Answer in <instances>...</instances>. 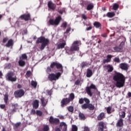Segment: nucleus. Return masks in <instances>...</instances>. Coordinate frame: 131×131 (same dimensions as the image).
<instances>
[{
	"instance_id": "13d9d810",
	"label": "nucleus",
	"mask_w": 131,
	"mask_h": 131,
	"mask_svg": "<svg viewBox=\"0 0 131 131\" xmlns=\"http://www.w3.org/2000/svg\"><path fill=\"white\" fill-rule=\"evenodd\" d=\"M82 19H84V20H86V19H88L86 15H85L84 14H82Z\"/></svg>"
},
{
	"instance_id": "5fc2aeb1",
	"label": "nucleus",
	"mask_w": 131,
	"mask_h": 131,
	"mask_svg": "<svg viewBox=\"0 0 131 131\" xmlns=\"http://www.w3.org/2000/svg\"><path fill=\"white\" fill-rule=\"evenodd\" d=\"M36 113V112L35 111V110L32 109L31 111L30 114L31 115H35V114Z\"/></svg>"
},
{
	"instance_id": "de8ad7c7",
	"label": "nucleus",
	"mask_w": 131,
	"mask_h": 131,
	"mask_svg": "<svg viewBox=\"0 0 131 131\" xmlns=\"http://www.w3.org/2000/svg\"><path fill=\"white\" fill-rule=\"evenodd\" d=\"M68 111H69V112H73V110H74V108H73V106H70L68 108Z\"/></svg>"
},
{
	"instance_id": "f257e3e1",
	"label": "nucleus",
	"mask_w": 131,
	"mask_h": 131,
	"mask_svg": "<svg viewBox=\"0 0 131 131\" xmlns=\"http://www.w3.org/2000/svg\"><path fill=\"white\" fill-rule=\"evenodd\" d=\"M50 67L52 69H54V67H56L57 69H60V72H57L56 74L51 73L48 75V79L50 81H56L60 78L63 73V66H62V64L56 61L51 63Z\"/></svg>"
},
{
	"instance_id": "cd10ccee",
	"label": "nucleus",
	"mask_w": 131,
	"mask_h": 131,
	"mask_svg": "<svg viewBox=\"0 0 131 131\" xmlns=\"http://www.w3.org/2000/svg\"><path fill=\"white\" fill-rule=\"evenodd\" d=\"M113 49L115 52H117V53H119V52H121V51H122V47H120V46H116L115 47H113Z\"/></svg>"
},
{
	"instance_id": "7ed1b4c3",
	"label": "nucleus",
	"mask_w": 131,
	"mask_h": 131,
	"mask_svg": "<svg viewBox=\"0 0 131 131\" xmlns=\"http://www.w3.org/2000/svg\"><path fill=\"white\" fill-rule=\"evenodd\" d=\"M81 45V42L80 41H74L70 48H68L66 49V53L68 54V55H72L73 52H78V51H79V46Z\"/></svg>"
},
{
	"instance_id": "1a4fd4ad",
	"label": "nucleus",
	"mask_w": 131,
	"mask_h": 131,
	"mask_svg": "<svg viewBox=\"0 0 131 131\" xmlns=\"http://www.w3.org/2000/svg\"><path fill=\"white\" fill-rule=\"evenodd\" d=\"M24 95H25V92L23 89H19V90H16L14 93V97L17 99L22 98V97H23Z\"/></svg>"
},
{
	"instance_id": "603ef678",
	"label": "nucleus",
	"mask_w": 131,
	"mask_h": 131,
	"mask_svg": "<svg viewBox=\"0 0 131 131\" xmlns=\"http://www.w3.org/2000/svg\"><path fill=\"white\" fill-rule=\"evenodd\" d=\"M61 27L63 28L66 29L67 27V22H63L61 25Z\"/></svg>"
},
{
	"instance_id": "864d4df0",
	"label": "nucleus",
	"mask_w": 131,
	"mask_h": 131,
	"mask_svg": "<svg viewBox=\"0 0 131 131\" xmlns=\"http://www.w3.org/2000/svg\"><path fill=\"white\" fill-rule=\"evenodd\" d=\"M71 31V28L68 27L66 30V31L64 32V34H67L68 33H69Z\"/></svg>"
},
{
	"instance_id": "dca6fc26",
	"label": "nucleus",
	"mask_w": 131,
	"mask_h": 131,
	"mask_svg": "<svg viewBox=\"0 0 131 131\" xmlns=\"http://www.w3.org/2000/svg\"><path fill=\"white\" fill-rule=\"evenodd\" d=\"M32 105L34 109H37L39 106V101L37 99H35L33 101Z\"/></svg>"
},
{
	"instance_id": "9b49d317",
	"label": "nucleus",
	"mask_w": 131,
	"mask_h": 131,
	"mask_svg": "<svg viewBox=\"0 0 131 131\" xmlns=\"http://www.w3.org/2000/svg\"><path fill=\"white\" fill-rule=\"evenodd\" d=\"M98 131H104V129L107 128V126L104 121H100L98 122ZM104 131H108V130H105Z\"/></svg>"
},
{
	"instance_id": "4468645a",
	"label": "nucleus",
	"mask_w": 131,
	"mask_h": 131,
	"mask_svg": "<svg viewBox=\"0 0 131 131\" xmlns=\"http://www.w3.org/2000/svg\"><path fill=\"white\" fill-rule=\"evenodd\" d=\"M59 127L62 129V131H67V124L64 122H61L59 123Z\"/></svg>"
},
{
	"instance_id": "e433bc0d",
	"label": "nucleus",
	"mask_w": 131,
	"mask_h": 131,
	"mask_svg": "<svg viewBox=\"0 0 131 131\" xmlns=\"http://www.w3.org/2000/svg\"><path fill=\"white\" fill-rule=\"evenodd\" d=\"M4 100L5 103H6V104H8V101L9 100V95L6 94L4 96Z\"/></svg>"
},
{
	"instance_id": "bf43d9fd",
	"label": "nucleus",
	"mask_w": 131,
	"mask_h": 131,
	"mask_svg": "<svg viewBox=\"0 0 131 131\" xmlns=\"http://www.w3.org/2000/svg\"><path fill=\"white\" fill-rule=\"evenodd\" d=\"M58 117L59 118V119H61V120H63V119H65L64 116L60 115L58 116Z\"/></svg>"
},
{
	"instance_id": "423d86ee",
	"label": "nucleus",
	"mask_w": 131,
	"mask_h": 131,
	"mask_svg": "<svg viewBox=\"0 0 131 131\" xmlns=\"http://www.w3.org/2000/svg\"><path fill=\"white\" fill-rule=\"evenodd\" d=\"M61 20H62V17H61L60 15H59L57 17H56L55 20L54 19H49V24L50 25H52V26L59 25Z\"/></svg>"
},
{
	"instance_id": "0e129e2a",
	"label": "nucleus",
	"mask_w": 131,
	"mask_h": 131,
	"mask_svg": "<svg viewBox=\"0 0 131 131\" xmlns=\"http://www.w3.org/2000/svg\"><path fill=\"white\" fill-rule=\"evenodd\" d=\"M55 131H61L60 127H56L55 128Z\"/></svg>"
},
{
	"instance_id": "a19ab883",
	"label": "nucleus",
	"mask_w": 131,
	"mask_h": 131,
	"mask_svg": "<svg viewBox=\"0 0 131 131\" xmlns=\"http://www.w3.org/2000/svg\"><path fill=\"white\" fill-rule=\"evenodd\" d=\"M12 107H13V109L18 110V108H19V105L18 104V103H15V104H12Z\"/></svg>"
},
{
	"instance_id": "20e7f679",
	"label": "nucleus",
	"mask_w": 131,
	"mask_h": 131,
	"mask_svg": "<svg viewBox=\"0 0 131 131\" xmlns=\"http://www.w3.org/2000/svg\"><path fill=\"white\" fill-rule=\"evenodd\" d=\"M36 43H41L40 50V51H43L45 48L50 43V40L48 38H46L44 36H41L37 38Z\"/></svg>"
},
{
	"instance_id": "e2e57ef3",
	"label": "nucleus",
	"mask_w": 131,
	"mask_h": 131,
	"mask_svg": "<svg viewBox=\"0 0 131 131\" xmlns=\"http://www.w3.org/2000/svg\"><path fill=\"white\" fill-rule=\"evenodd\" d=\"M17 110H15V108H13L11 110V112L10 113V114H13V113H15Z\"/></svg>"
},
{
	"instance_id": "69168bd1",
	"label": "nucleus",
	"mask_w": 131,
	"mask_h": 131,
	"mask_svg": "<svg viewBox=\"0 0 131 131\" xmlns=\"http://www.w3.org/2000/svg\"><path fill=\"white\" fill-rule=\"evenodd\" d=\"M92 29H93V27H92L91 26L86 28V30L87 31H89L90 30H92Z\"/></svg>"
},
{
	"instance_id": "2f4dec72",
	"label": "nucleus",
	"mask_w": 131,
	"mask_h": 131,
	"mask_svg": "<svg viewBox=\"0 0 131 131\" xmlns=\"http://www.w3.org/2000/svg\"><path fill=\"white\" fill-rule=\"evenodd\" d=\"M79 119H81V120H85V116H84V114H83V113H79Z\"/></svg>"
},
{
	"instance_id": "58836bf2",
	"label": "nucleus",
	"mask_w": 131,
	"mask_h": 131,
	"mask_svg": "<svg viewBox=\"0 0 131 131\" xmlns=\"http://www.w3.org/2000/svg\"><path fill=\"white\" fill-rule=\"evenodd\" d=\"M78 130V128L75 125H73L72 127V131H77Z\"/></svg>"
},
{
	"instance_id": "0eeeda50",
	"label": "nucleus",
	"mask_w": 131,
	"mask_h": 131,
	"mask_svg": "<svg viewBox=\"0 0 131 131\" xmlns=\"http://www.w3.org/2000/svg\"><path fill=\"white\" fill-rule=\"evenodd\" d=\"M6 79L9 80V81H11L12 82H14L15 81H17V77L14 75V73L12 72H9L6 75Z\"/></svg>"
},
{
	"instance_id": "c03bdc74",
	"label": "nucleus",
	"mask_w": 131,
	"mask_h": 131,
	"mask_svg": "<svg viewBox=\"0 0 131 131\" xmlns=\"http://www.w3.org/2000/svg\"><path fill=\"white\" fill-rule=\"evenodd\" d=\"M8 40H9V38L8 37H5L3 38L2 42L3 43H6V42H7V41H8Z\"/></svg>"
},
{
	"instance_id": "ddd939ff",
	"label": "nucleus",
	"mask_w": 131,
	"mask_h": 131,
	"mask_svg": "<svg viewBox=\"0 0 131 131\" xmlns=\"http://www.w3.org/2000/svg\"><path fill=\"white\" fill-rule=\"evenodd\" d=\"M70 103V99L68 98H63L62 100L60 102L61 107H64V106H66V105H68Z\"/></svg>"
},
{
	"instance_id": "72a5a7b5",
	"label": "nucleus",
	"mask_w": 131,
	"mask_h": 131,
	"mask_svg": "<svg viewBox=\"0 0 131 131\" xmlns=\"http://www.w3.org/2000/svg\"><path fill=\"white\" fill-rule=\"evenodd\" d=\"M49 130H50V127H49V125H44L43 128L41 130V131H49Z\"/></svg>"
},
{
	"instance_id": "6e6d98bb",
	"label": "nucleus",
	"mask_w": 131,
	"mask_h": 131,
	"mask_svg": "<svg viewBox=\"0 0 131 131\" xmlns=\"http://www.w3.org/2000/svg\"><path fill=\"white\" fill-rule=\"evenodd\" d=\"M75 84L76 85H79L80 84V80L79 79L77 80L75 82Z\"/></svg>"
},
{
	"instance_id": "f3484780",
	"label": "nucleus",
	"mask_w": 131,
	"mask_h": 131,
	"mask_svg": "<svg viewBox=\"0 0 131 131\" xmlns=\"http://www.w3.org/2000/svg\"><path fill=\"white\" fill-rule=\"evenodd\" d=\"M104 118H106V116L105 115V113L104 112L100 113L97 116V120H98L99 121L103 120V119H104Z\"/></svg>"
},
{
	"instance_id": "3c124183",
	"label": "nucleus",
	"mask_w": 131,
	"mask_h": 131,
	"mask_svg": "<svg viewBox=\"0 0 131 131\" xmlns=\"http://www.w3.org/2000/svg\"><path fill=\"white\" fill-rule=\"evenodd\" d=\"M125 112L122 111L121 112L120 116L122 117V118H124L125 117Z\"/></svg>"
},
{
	"instance_id": "09e8293b",
	"label": "nucleus",
	"mask_w": 131,
	"mask_h": 131,
	"mask_svg": "<svg viewBox=\"0 0 131 131\" xmlns=\"http://www.w3.org/2000/svg\"><path fill=\"white\" fill-rule=\"evenodd\" d=\"M84 103V98H81L79 100V104H83Z\"/></svg>"
},
{
	"instance_id": "c9c22d12",
	"label": "nucleus",
	"mask_w": 131,
	"mask_h": 131,
	"mask_svg": "<svg viewBox=\"0 0 131 131\" xmlns=\"http://www.w3.org/2000/svg\"><path fill=\"white\" fill-rule=\"evenodd\" d=\"M27 55L26 54H23L21 57H20V60H27Z\"/></svg>"
},
{
	"instance_id": "a18cd8bd",
	"label": "nucleus",
	"mask_w": 131,
	"mask_h": 131,
	"mask_svg": "<svg viewBox=\"0 0 131 131\" xmlns=\"http://www.w3.org/2000/svg\"><path fill=\"white\" fill-rule=\"evenodd\" d=\"M125 41H126V38H125V40L124 41H122L121 43L119 45V47L120 48H123V46H124L125 43Z\"/></svg>"
},
{
	"instance_id": "9d476101",
	"label": "nucleus",
	"mask_w": 131,
	"mask_h": 131,
	"mask_svg": "<svg viewBox=\"0 0 131 131\" xmlns=\"http://www.w3.org/2000/svg\"><path fill=\"white\" fill-rule=\"evenodd\" d=\"M97 90V87L96 85L93 83H92L90 86L86 87V93L88 94L90 97H92L93 96V93H92L91 90Z\"/></svg>"
},
{
	"instance_id": "6ab92c4d",
	"label": "nucleus",
	"mask_w": 131,
	"mask_h": 131,
	"mask_svg": "<svg viewBox=\"0 0 131 131\" xmlns=\"http://www.w3.org/2000/svg\"><path fill=\"white\" fill-rule=\"evenodd\" d=\"M48 7L50 10H52V11H55V9H56V6L55 4L52 2V1L48 2Z\"/></svg>"
},
{
	"instance_id": "c85d7f7f",
	"label": "nucleus",
	"mask_w": 131,
	"mask_h": 131,
	"mask_svg": "<svg viewBox=\"0 0 131 131\" xmlns=\"http://www.w3.org/2000/svg\"><path fill=\"white\" fill-rule=\"evenodd\" d=\"M92 75H93V71H92V70L90 69H88L87 72H86V77H91Z\"/></svg>"
},
{
	"instance_id": "4d7b16f0",
	"label": "nucleus",
	"mask_w": 131,
	"mask_h": 131,
	"mask_svg": "<svg viewBox=\"0 0 131 131\" xmlns=\"http://www.w3.org/2000/svg\"><path fill=\"white\" fill-rule=\"evenodd\" d=\"M12 67V65L11 64V63H7L6 66V67L7 69H10L11 68V67Z\"/></svg>"
},
{
	"instance_id": "774afa93",
	"label": "nucleus",
	"mask_w": 131,
	"mask_h": 131,
	"mask_svg": "<svg viewBox=\"0 0 131 131\" xmlns=\"http://www.w3.org/2000/svg\"><path fill=\"white\" fill-rule=\"evenodd\" d=\"M84 130L85 131H90V129L88 127H85Z\"/></svg>"
},
{
	"instance_id": "bb28decb",
	"label": "nucleus",
	"mask_w": 131,
	"mask_h": 131,
	"mask_svg": "<svg viewBox=\"0 0 131 131\" xmlns=\"http://www.w3.org/2000/svg\"><path fill=\"white\" fill-rule=\"evenodd\" d=\"M94 9V4L93 3H90L87 5L86 10L87 11H92Z\"/></svg>"
},
{
	"instance_id": "37998d69",
	"label": "nucleus",
	"mask_w": 131,
	"mask_h": 131,
	"mask_svg": "<svg viewBox=\"0 0 131 131\" xmlns=\"http://www.w3.org/2000/svg\"><path fill=\"white\" fill-rule=\"evenodd\" d=\"M57 12L59 14H60V15H63V13H65V9L62 8V9L58 10Z\"/></svg>"
},
{
	"instance_id": "338daca9",
	"label": "nucleus",
	"mask_w": 131,
	"mask_h": 131,
	"mask_svg": "<svg viewBox=\"0 0 131 131\" xmlns=\"http://www.w3.org/2000/svg\"><path fill=\"white\" fill-rule=\"evenodd\" d=\"M30 74H31V72H30V71H28L27 72V76H30Z\"/></svg>"
},
{
	"instance_id": "412c9836",
	"label": "nucleus",
	"mask_w": 131,
	"mask_h": 131,
	"mask_svg": "<svg viewBox=\"0 0 131 131\" xmlns=\"http://www.w3.org/2000/svg\"><path fill=\"white\" fill-rule=\"evenodd\" d=\"M65 46H66V41H64L62 43H59L57 45L56 49L57 50H60L61 49H64L65 48Z\"/></svg>"
},
{
	"instance_id": "aec40b11",
	"label": "nucleus",
	"mask_w": 131,
	"mask_h": 131,
	"mask_svg": "<svg viewBox=\"0 0 131 131\" xmlns=\"http://www.w3.org/2000/svg\"><path fill=\"white\" fill-rule=\"evenodd\" d=\"M119 67L122 70H128V65L125 63H121L119 65Z\"/></svg>"
},
{
	"instance_id": "6e6552de",
	"label": "nucleus",
	"mask_w": 131,
	"mask_h": 131,
	"mask_svg": "<svg viewBox=\"0 0 131 131\" xmlns=\"http://www.w3.org/2000/svg\"><path fill=\"white\" fill-rule=\"evenodd\" d=\"M49 121V123L52 125H59L61 123L59 118H54L52 116L50 117Z\"/></svg>"
},
{
	"instance_id": "f704fd0d",
	"label": "nucleus",
	"mask_w": 131,
	"mask_h": 131,
	"mask_svg": "<svg viewBox=\"0 0 131 131\" xmlns=\"http://www.w3.org/2000/svg\"><path fill=\"white\" fill-rule=\"evenodd\" d=\"M74 98H75L74 93H71L70 94L69 98H68L69 99L70 102H71V101H73V100H74Z\"/></svg>"
},
{
	"instance_id": "473e14b6",
	"label": "nucleus",
	"mask_w": 131,
	"mask_h": 131,
	"mask_svg": "<svg viewBox=\"0 0 131 131\" xmlns=\"http://www.w3.org/2000/svg\"><path fill=\"white\" fill-rule=\"evenodd\" d=\"M118 9H119V4L117 3L114 4V5L113 6V10L114 11H117Z\"/></svg>"
},
{
	"instance_id": "7c9ffc66",
	"label": "nucleus",
	"mask_w": 131,
	"mask_h": 131,
	"mask_svg": "<svg viewBox=\"0 0 131 131\" xmlns=\"http://www.w3.org/2000/svg\"><path fill=\"white\" fill-rule=\"evenodd\" d=\"M25 64V61H24L23 59H20L18 61V65L20 66V67H24Z\"/></svg>"
},
{
	"instance_id": "b1692460",
	"label": "nucleus",
	"mask_w": 131,
	"mask_h": 131,
	"mask_svg": "<svg viewBox=\"0 0 131 131\" xmlns=\"http://www.w3.org/2000/svg\"><path fill=\"white\" fill-rule=\"evenodd\" d=\"M123 126V119L122 118H120L118 121V122L116 124V126L118 127H121Z\"/></svg>"
},
{
	"instance_id": "ea45409f",
	"label": "nucleus",
	"mask_w": 131,
	"mask_h": 131,
	"mask_svg": "<svg viewBox=\"0 0 131 131\" xmlns=\"http://www.w3.org/2000/svg\"><path fill=\"white\" fill-rule=\"evenodd\" d=\"M31 86H33V88H36V86H37V83H36V82H35V81L32 80V81H31Z\"/></svg>"
},
{
	"instance_id": "4be33fe9",
	"label": "nucleus",
	"mask_w": 131,
	"mask_h": 131,
	"mask_svg": "<svg viewBox=\"0 0 131 131\" xmlns=\"http://www.w3.org/2000/svg\"><path fill=\"white\" fill-rule=\"evenodd\" d=\"M112 57L113 56L112 55H110V54L107 55L106 56L107 59L103 60V64H105V63H109L111 62V59H112Z\"/></svg>"
},
{
	"instance_id": "c756f323",
	"label": "nucleus",
	"mask_w": 131,
	"mask_h": 131,
	"mask_svg": "<svg viewBox=\"0 0 131 131\" xmlns=\"http://www.w3.org/2000/svg\"><path fill=\"white\" fill-rule=\"evenodd\" d=\"M93 25L94 26H95V27H96V28H101V27H102V25H101V23L98 21H95Z\"/></svg>"
},
{
	"instance_id": "052dcab7",
	"label": "nucleus",
	"mask_w": 131,
	"mask_h": 131,
	"mask_svg": "<svg viewBox=\"0 0 131 131\" xmlns=\"http://www.w3.org/2000/svg\"><path fill=\"white\" fill-rule=\"evenodd\" d=\"M46 72H51L52 70L51 69V67L50 68V67H48L46 70Z\"/></svg>"
},
{
	"instance_id": "393cba45",
	"label": "nucleus",
	"mask_w": 131,
	"mask_h": 131,
	"mask_svg": "<svg viewBox=\"0 0 131 131\" xmlns=\"http://www.w3.org/2000/svg\"><path fill=\"white\" fill-rule=\"evenodd\" d=\"M106 110L107 114H111L112 113L115 111V110H114V108H112V106H110L106 107Z\"/></svg>"
},
{
	"instance_id": "a878e982",
	"label": "nucleus",
	"mask_w": 131,
	"mask_h": 131,
	"mask_svg": "<svg viewBox=\"0 0 131 131\" xmlns=\"http://www.w3.org/2000/svg\"><path fill=\"white\" fill-rule=\"evenodd\" d=\"M115 15L114 12H108L106 13V17L108 18H113V17H115Z\"/></svg>"
},
{
	"instance_id": "5701e85b",
	"label": "nucleus",
	"mask_w": 131,
	"mask_h": 131,
	"mask_svg": "<svg viewBox=\"0 0 131 131\" xmlns=\"http://www.w3.org/2000/svg\"><path fill=\"white\" fill-rule=\"evenodd\" d=\"M40 102L42 107H46L47 106V104H48V100L46 99L43 97H42L40 98Z\"/></svg>"
},
{
	"instance_id": "4c0bfd02",
	"label": "nucleus",
	"mask_w": 131,
	"mask_h": 131,
	"mask_svg": "<svg viewBox=\"0 0 131 131\" xmlns=\"http://www.w3.org/2000/svg\"><path fill=\"white\" fill-rule=\"evenodd\" d=\"M21 125V122H17L16 124H14L13 126V127L14 129H17L18 127Z\"/></svg>"
},
{
	"instance_id": "a211bd4d",
	"label": "nucleus",
	"mask_w": 131,
	"mask_h": 131,
	"mask_svg": "<svg viewBox=\"0 0 131 131\" xmlns=\"http://www.w3.org/2000/svg\"><path fill=\"white\" fill-rule=\"evenodd\" d=\"M104 69L107 70V72H112L114 70V68L111 64L105 65L104 67Z\"/></svg>"
},
{
	"instance_id": "39448f33",
	"label": "nucleus",
	"mask_w": 131,
	"mask_h": 131,
	"mask_svg": "<svg viewBox=\"0 0 131 131\" xmlns=\"http://www.w3.org/2000/svg\"><path fill=\"white\" fill-rule=\"evenodd\" d=\"M84 101L85 102V103H84L81 105L82 109L84 110L86 109H89L91 111L95 110V105H93L92 103H91V101L89 98L86 97L84 98Z\"/></svg>"
},
{
	"instance_id": "79ce46f5",
	"label": "nucleus",
	"mask_w": 131,
	"mask_h": 131,
	"mask_svg": "<svg viewBox=\"0 0 131 131\" xmlns=\"http://www.w3.org/2000/svg\"><path fill=\"white\" fill-rule=\"evenodd\" d=\"M36 114L38 116H41L42 115V112H41V111H39V110H37L36 112Z\"/></svg>"
},
{
	"instance_id": "680f3d73",
	"label": "nucleus",
	"mask_w": 131,
	"mask_h": 131,
	"mask_svg": "<svg viewBox=\"0 0 131 131\" xmlns=\"http://www.w3.org/2000/svg\"><path fill=\"white\" fill-rule=\"evenodd\" d=\"M0 107L1 109H5L6 108V104H1Z\"/></svg>"
},
{
	"instance_id": "8fccbe9b",
	"label": "nucleus",
	"mask_w": 131,
	"mask_h": 131,
	"mask_svg": "<svg viewBox=\"0 0 131 131\" xmlns=\"http://www.w3.org/2000/svg\"><path fill=\"white\" fill-rule=\"evenodd\" d=\"M114 61L116 63H120V59L118 57H115L114 59Z\"/></svg>"
},
{
	"instance_id": "49530a36",
	"label": "nucleus",
	"mask_w": 131,
	"mask_h": 131,
	"mask_svg": "<svg viewBox=\"0 0 131 131\" xmlns=\"http://www.w3.org/2000/svg\"><path fill=\"white\" fill-rule=\"evenodd\" d=\"M88 65V63L85 62H82L81 63V67L82 68H84V67H86V66Z\"/></svg>"
},
{
	"instance_id": "f03ea898",
	"label": "nucleus",
	"mask_w": 131,
	"mask_h": 131,
	"mask_svg": "<svg viewBox=\"0 0 131 131\" xmlns=\"http://www.w3.org/2000/svg\"><path fill=\"white\" fill-rule=\"evenodd\" d=\"M113 80L116 82L115 85L116 88L120 89V88H123L125 83V77L123 74L116 72L113 78Z\"/></svg>"
},
{
	"instance_id": "2eb2a0df",
	"label": "nucleus",
	"mask_w": 131,
	"mask_h": 131,
	"mask_svg": "<svg viewBox=\"0 0 131 131\" xmlns=\"http://www.w3.org/2000/svg\"><path fill=\"white\" fill-rule=\"evenodd\" d=\"M13 46H14V40L13 39H10L5 45V47L6 48H12Z\"/></svg>"
},
{
	"instance_id": "f8f14e48",
	"label": "nucleus",
	"mask_w": 131,
	"mask_h": 131,
	"mask_svg": "<svg viewBox=\"0 0 131 131\" xmlns=\"http://www.w3.org/2000/svg\"><path fill=\"white\" fill-rule=\"evenodd\" d=\"M19 19L20 20H24V21H30L31 20V15L30 13H25L21 15H20L19 17Z\"/></svg>"
}]
</instances>
